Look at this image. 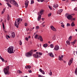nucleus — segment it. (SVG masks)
<instances>
[{"instance_id":"0e129e2a","label":"nucleus","mask_w":77,"mask_h":77,"mask_svg":"<svg viewBox=\"0 0 77 77\" xmlns=\"http://www.w3.org/2000/svg\"><path fill=\"white\" fill-rule=\"evenodd\" d=\"M7 37H8V38H10V37L9 36V35H7Z\"/></svg>"},{"instance_id":"412c9836","label":"nucleus","mask_w":77,"mask_h":77,"mask_svg":"<svg viewBox=\"0 0 77 77\" xmlns=\"http://www.w3.org/2000/svg\"><path fill=\"white\" fill-rule=\"evenodd\" d=\"M6 4H7V5L8 7H9V8H12V6L11 5H10V4L8 3H7Z\"/></svg>"},{"instance_id":"a878e982","label":"nucleus","mask_w":77,"mask_h":77,"mask_svg":"<svg viewBox=\"0 0 77 77\" xmlns=\"http://www.w3.org/2000/svg\"><path fill=\"white\" fill-rule=\"evenodd\" d=\"M50 47L51 48H53L54 47V45L53 44H51L50 45Z\"/></svg>"},{"instance_id":"09e8293b","label":"nucleus","mask_w":77,"mask_h":77,"mask_svg":"<svg viewBox=\"0 0 77 77\" xmlns=\"http://www.w3.org/2000/svg\"><path fill=\"white\" fill-rule=\"evenodd\" d=\"M25 68H26V69H28V66H26L25 67Z\"/></svg>"},{"instance_id":"393cba45","label":"nucleus","mask_w":77,"mask_h":77,"mask_svg":"<svg viewBox=\"0 0 77 77\" xmlns=\"http://www.w3.org/2000/svg\"><path fill=\"white\" fill-rule=\"evenodd\" d=\"M3 27L4 30L5 32H6V31H5V25H4V23H3Z\"/></svg>"},{"instance_id":"603ef678","label":"nucleus","mask_w":77,"mask_h":77,"mask_svg":"<svg viewBox=\"0 0 77 77\" xmlns=\"http://www.w3.org/2000/svg\"><path fill=\"white\" fill-rule=\"evenodd\" d=\"M28 71L29 72H32V71L31 70H28Z\"/></svg>"},{"instance_id":"9d476101","label":"nucleus","mask_w":77,"mask_h":77,"mask_svg":"<svg viewBox=\"0 0 77 77\" xmlns=\"http://www.w3.org/2000/svg\"><path fill=\"white\" fill-rule=\"evenodd\" d=\"M67 18L68 20H71L72 18V16L70 15H69L67 17Z\"/></svg>"},{"instance_id":"9b49d317","label":"nucleus","mask_w":77,"mask_h":77,"mask_svg":"<svg viewBox=\"0 0 77 77\" xmlns=\"http://www.w3.org/2000/svg\"><path fill=\"white\" fill-rule=\"evenodd\" d=\"M48 55L51 57H54V55L53 54V53H48Z\"/></svg>"},{"instance_id":"ddd939ff","label":"nucleus","mask_w":77,"mask_h":77,"mask_svg":"<svg viewBox=\"0 0 77 77\" xmlns=\"http://www.w3.org/2000/svg\"><path fill=\"white\" fill-rule=\"evenodd\" d=\"M62 11H63V10L62 9H61L58 11L57 12L58 14H61L62 12Z\"/></svg>"},{"instance_id":"f257e3e1","label":"nucleus","mask_w":77,"mask_h":77,"mask_svg":"<svg viewBox=\"0 0 77 77\" xmlns=\"http://www.w3.org/2000/svg\"><path fill=\"white\" fill-rule=\"evenodd\" d=\"M5 2H10V3L11 4H13L16 6H18V4L14 0H4Z\"/></svg>"},{"instance_id":"6e6d98bb","label":"nucleus","mask_w":77,"mask_h":77,"mask_svg":"<svg viewBox=\"0 0 77 77\" xmlns=\"http://www.w3.org/2000/svg\"><path fill=\"white\" fill-rule=\"evenodd\" d=\"M76 41H77V40H74L73 42H75H75H76Z\"/></svg>"},{"instance_id":"5701e85b","label":"nucleus","mask_w":77,"mask_h":77,"mask_svg":"<svg viewBox=\"0 0 77 77\" xmlns=\"http://www.w3.org/2000/svg\"><path fill=\"white\" fill-rule=\"evenodd\" d=\"M66 42L68 45H70V44H71V43H70V42L69 41L67 40L66 41Z\"/></svg>"},{"instance_id":"aec40b11","label":"nucleus","mask_w":77,"mask_h":77,"mask_svg":"<svg viewBox=\"0 0 77 77\" xmlns=\"http://www.w3.org/2000/svg\"><path fill=\"white\" fill-rule=\"evenodd\" d=\"M52 38L53 40H55L56 39V35H54V36L52 37Z\"/></svg>"},{"instance_id":"a19ab883","label":"nucleus","mask_w":77,"mask_h":77,"mask_svg":"<svg viewBox=\"0 0 77 77\" xmlns=\"http://www.w3.org/2000/svg\"><path fill=\"white\" fill-rule=\"evenodd\" d=\"M42 14L41 12H40V13L38 14V15H41Z\"/></svg>"},{"instance_id":"bf43d9fd","label":"nucleus","mask_w":77,"mask_h":77,"mask_svg":"<svg viewBox=\"0 0 77 77\" xmlns=\"http://www.w3.org/2000/svg\"><path fill=\"white\" fill-rule=\"evenodd\" d=\"M38 77H42V76L41 75H38Z\"/></svg>"},{"instance_id":"052dcab7","label":"nucleus","mask_w":77,"mask_h":77,"mask_svg":"<svg viewBox=\"0 0 77 77\" xmlns=\"http://www.w3.org/2000/svg\"><path fill=\"white\" fill-rule=\"evenodd\" d=\"M32 30L33 29H32V28H31L29 30L30 32H31V31H32Z\"/></svg>"},{"instance_id":"49530a36","label":"nucleus","mask_w":77,"mask_h":77,"mask_svg":"<svg viewBox=\"0 0 77 77\" xmlns=\"http://www.w3.org/2000/svg\"><path fill=\"white\" fill-rule=\"evenodd\" d=\"M28 69H30V68H31V66H28Z\"/></svg>"},{"instance_id":"c85d7f7f","label":"nucleus","mask_w":77,"mask_h":77,"mask_svg":"<svg viewBox=\"0 0 77 77\" xmlns=\"http://www.w3.org/2000/svg\"><path fill=\"white\" fill-rule=\"evenodd\" d=\"M10 20V17H9V15L8 14V16H7V20Z\"/></svg>"},{"instance_id":"8fccbe9b","label":"nucleus","mask_w":77,"mask_h":77,"mask_svg":"<svg viewBox=\"0 0 77 77\" xmlns=\"http://www.w3.org/2000/svg\"><path fill=\"white\" fill-rule=\"evenodd\" d=\"M2 59V62H5V60H4V58H2V59Z\"/></svg>"},{"instance_id":"e2e57ef3","label":"nucleus","mask_w":77,"mask_h":77,"mask_svg":"<svg viewBox=\"0 0 77 77\" xmlns=\"http://www.w3.org/2000/svg\"><path fill=\"white\" fill-rule=\"evenodd\" d=\"M42 27H45V25H42Z\"/></svg>"},{"instance_id":"a18cd8bd","label":"nucleus","mask_w":77,"mask_h":77,"mask_svg":"<svg viewBox=\"0 0 77 77\" xmlns=\"http://www.w3.org/2000/svg\"><path fill=\"white\" fill-rule=\"evenodd\" d=\"M25 25V26H27V23H25L24 24Z\"/></svg>"},{"instance_id":"f8f14e48","label":"nucleus","mask_w":77,"mask_h":77,"mask_svg":"<svg viewBox=\"0 0 77 77\" xmlns=\"http://www.w3.org/2000/svg\"><path fill=\"white\" fill-rule=\"evenodd\" d=\"M59 48V46L58 45L55 46L54 48V50L57 51L58 50Z\"/></svg>"},{"instance_id":"7ed1b4c3","label":"nucleus","mask_w":77,"mask_h":77,"mask_svg":"<svg viewBox=\"0 0 77 77\" xmlns=\"http://www.w3.org/2000/svg\"><path fill=\"white\" fill-rule=\"evenodd\" d=\"M9 66L4 69L3 71L5 74H7L8 75H9Z\"/></svg>"},{"instance_id":"4468645a","label":"nucleus","mask_w":77,"mask_h":77,"mask_svg":"<svg viewBox=\"0 0 77 77\" xmlns=\"http://www.w3.org/2000/svg\"><path fill=\"white\" fill-rule=\"evenodd\" d=\"M38 39H40V41L42 42H43V39H42V36L41 35H40L39 38H38Z\"/></svg>"},{"instance_id":"de8ad7c7","label":"nucleus","mask_w":77,"mask_h":77,"mask_svg":"<svg viewBox=\"0 0 77 77\" xmlns=\"http://www.w3.org/2000/svg\"><path fill=\"white\" fill-rule=\"evenodd\" d=\"M71 44L72 45H73L74 44H75V42H71Z\"/></svg>"},{"instance_id":"4d7b16f0","label":"nucleus","mask_w":77,"mask_h":77,"mask_svg":"<svg viewBox=\"0 0 77 77\" xmlns=\"http://www.w3.org/2000/svg\"><path fill=\"white\" fill-rule=\"evenodd\" d=\"M20 22L22 21L23 20V19H22L20 18Z\"/></svg>"},{"instance_id":"3c124183","label":"nucleus","mask_w":77,"mask_h":77,"mask_svg":"<svg viewBox=\"0 0 77 77\" xmlns=\"http://www.w3.org/2000/svg\"><path fill=\"white\" fill-rule=\"evenodd\" d=\"M72 20H73V21H74L75 20V18H72Z\"/></svg>"},{"instance_id":"dca6fc26","label":"nucleus","mask_w":77,"mask_h":77,"mask_svg":"<svg viewBox=\"0 0 77 77\" xmlns=\"http://www.w3.org/2000/svg\"><path fill=\"white\" fill-rule=\"evenodd\" d=\"M15 32H12V33L11 34V36H12V38H14V37H15Z\"/></svg>"},{"instance_id":"6e6552de","label":"nucleus","mask_w":77,"mask_h":77,"mask_svg":"<svg viewBox=\"0 0 77 77\" xmlns=\"http://www.w3.org/2000/svg\"><path fill=\"white\" fill-rule=\"evenodd\" d=\"M29 2L28 0H26L25 2V8H27L28 6V5H29Z\"/></svg>"},{"instance_id":"2f4dec72","label":"nucleus","mask_w":77,"mask_h":77,"mask_svg":"<svg viewBox=\"0 0 77 77\" xmlns=\"http://www.w3.org/2000/svg\"><path fill=\"white\" fill-rule=\"evenodd\" d=\"M34 3V1L33 0H32L31 2V5H32Z\"/></svg>"},{"instance_id":"79ce46f5","label":"nucleus","mask_w":77,"mask_h":77,"mask_svg":"<svg viewBox=\"0 0 77 77\" xmlns=\"http://www.w3.org/2000/svg\"><path fill=\"white\" fill-rule=\"evenodd\" d=\"M39 54L40 56H42V53L41 52H39Z\"/></svg>"},{"instance_id":"e433bc0d","label":"nucleus","mask_w":77,"mask_h":77,"mask_svg":"<svg viewBox=\"0 0 77 77\" xmlns=\"http://www.w3.org/2000/svg\"><path fill=\"white\" fill-rule=\"evenodd\" d=\"M70 26V24H69V23H68L67 24L66 26L67 27H68V26Z\"/></svg>"},{"instance_id":"423d86ee","label":"nucleus","mask_w":77,"mask_h":77,"mask_svg":"<svg viewBox=\"0 0 77 77\" xmlns=\"http://www.w3.org/2000/svg\"><path fill=\"white\" fill-rule=\"evenodd\" d=\"M73 61V58H72L71 60H70L69 61L68 65L70 66L71 65V63H72V61Z\"/></svg>"},{"instance_id":"864d4df0","label":"nucleus","mask_w":77,"mask_h":77,"mask_svg":"<svg viewBox=\"0 0 77 77\" xmlns=\"http://www.w3.org/2000/svg\"><path fill=\"white\" fill-rule=\"evenodd\" d=\"M75 74L76 75H77V72H76V71H75Z\"/></svg>"},{"instance_id":"bb28decb","label":"nucleus","mask_w":77,"mask_h":77,"mask_svg":"<svg viewBox=\"0 0 77 77\" xmlns=\"http://www.w3.org/2000/svg\"><path fill=\"white\" fill-rule=\"evenodd\" d=\"M59 60H63V58L60 57V56L59 57Z\"/></svg>"},{"instance_id":"f03ea898","label":"nucleus","mask_w":77,"mask_h":77,"mask_svg":"<svg viewBox=\"0 0 77 77\" xmlns=\"http://www.w3.org/2000/svg\"><path fill=\"white\" fill-rule=\"evenodd\" d=\"M7 50L8 52L10 54L14 53V47H13V46L9 47Z\"/></svg>"},{"instance_id":"4c0bfd02","label":"nucleus","mask_w":77,"mask_h":77,"mask_svg":"<svg viewBox=\"0 0 77 77\" xmlns=\"http://www.w3.org/2000/svg\"><path fill=\"white\" fill-rule=\"evenodd\" d=\"M25 39L27 41H28L29 40V38H28L27 37H26Z\"/></svg>"},{"instance_id":"c756f323","label":"nucleus","mask_w":77,"mask_h":77,"mask_svg":"<svg viewBox=\"0 0 77 77\" xmlns=\"http://www.w3.org/2000/svg\"><path fill=\"white\" fill-rule=\"evenodd\" d=\"M17 72H18L19 74H21V73H22V72L20 71V70H18L17 71Z\"/></svg>"},{"instance_id":"a211bd4d","label":"nucleus","mask_w":77,"mask_h":77,"mask_svg":"<svg viewBox=\"0 0 77 77\" xmlns=\"http://www.w3.org/2000/svg\"><path fill=\"white\" fill-rule=\"evenodd\" d=\"M75 26V24H74V22H72L71 24V26L72 27H74V26Z\"/></svg>"},{"instance_id":"69168bd1","label":"nucleus","mask_w":77,"mask_h":77,"mask_svg":"<svg viewBox=\"0 0 77 77\" xmlns=\"http://www.w3.org/2000/svg\"><path fill=\"white\" fill-rule=\"evenodd\" d=\"M37 51V50H34V52H35V51Z\"/></svg>"},{"instance_id":"72a5a7b5","label":"nucleus","mask_w":77,"mask_h":77,"mask_svg":"<svg viewBox=\"0 0 77 77\" xmlns=\"http://www.w3.org/2000/svg\"><path fill=\"white\" fill-rule=\"evenodd\" d=\"M39 29V27L38 26H37L35 27V29L36 30H38V29Z\"/></svg>"},{"instance_id":"6ab92c4d","label":"nucleus","mask_w":77,"mask_h":77,"mask_svg":"<svg viewBox=\"0 0 77 77\" xmlns=\"http://www.w3.org/2000/svg\"><path fill=\"white\" fill-rule=\"evenodd\" d=\"M59 6V5L58 4H56V5H54L53 6V7L54 8H57Z\"/></svg>"},{"instance_id":"20e7f679","label":"nucleus","mask_w":77,"mask_h":77,"mask_svg":"<svg viewBox=\"0 0 77 77\" xmlns=\"http://www.w3.org/2000/svg\"><path fill=\"white\" fill-rule=\"evenodd\" d=\"M20 23V18L17 19L15 21L14 23V26L16 27L17 28H18V25Z\"/></svg>"},{"instance_id":"2eb2a0df","label":"nucleus","mask_w":77,"mask_h":77,"mask_svg":"<svg viewBox=\"0 0 77 77\" xmlns=\"http://www.w3.org/2000/svg\"><path fill=\"white\" fill-rule=\"evenodd\" d=\"M39 71L43 74H45V72L44 71L42 70V69H39Z\"/></svg>"},{"instance_id":"37998d69","label":"nucleus","mask_w":77,"mask_h":77,"mask_svg":"<svg viewBox=\"0 0 77 77\" xmlns=\"http://www.w3.org/2000/svg\"><path fill=\"white\" fill-rule=\"evenodd\" d=\"M49 74L50 75H52V72H50L49 73Z\"/></svg>"},{"instance_id":"5fc2aeb1","label":"nucleus","mask_w":77,"mask_h":77,"mask_svg":"<svg viewBox=\"0 0 77 77\" xmlns=\"http://www.w3.org/2000/svg\"><path fill=\"white\" fill-rule=\"evenodd\" d=\"M74 10H75V11H77V7L75 8Z\"/></svg>"},{"instance_id":"ea45409f","label":"nucleus","mask_w":77,"mask_h":77,"mask_svg":"<svg viewBox=\"0 0 77 77\" xmlns=\"http://www.w3.org/2000/svg\"><path fill=\"white\" fill-rule=\"evenodd\" d=\"M49 9H50L51 10H52V8H51V6H49Z\"/></svg>"},{"instance_id":"680f3d73","label":"nucleus","mask_w":77,"mask_h":77,"mask_svg":"<svg viewBox=\"0 0 77 77\" xmlns=\"http://www.w3.org/2000/svg\"><path fill=\"white\" fill-rule=\"evenodd\" d=\"M44 0H40L41 2H44Z\"/></svg>"},{"instance_id":"c03bdc74","label":"nucleus","mask_w":77,"mask_h":77,"mask_svg":"<svg viewBox=\"0 0 77 77\" xmlns=\"http://www.w3.org/2000/svg\"><path fill=\"white\" fill-rule=\"evenodd\" d=\"M64 26L65 25L63 24L61 25V27H63V28H65Z\"/></svg>"},{"instance_id":"f3484780","label":"nucleus","mask_w":77,"mask_h":77,"mask_svg":"<svg viewBox=\"0 0 77 77\" xmlns=\"http://www.w3.org/2000/svg\"><path fill=\"white\" fill-rule=\"evenodd\" d=\"M41 15H40L38 17V21H39L40 20H41Z\"/></svg>"},{"instance_id":"1a4fd4ad","label":"nucleus","mask_w":77,"mask_h":77,"mask_svg":"<svg viewBox=\"0 0 77 77\" xmlns=\"http://www.w3.org/2000/svg\"><path fill=\"white\" fill-rule=\"evenodd\" d=\"M26 57H30L32 56V55L28 52L26 54Z\"/></svg>"},{"instance_id":"4be33fe9","label":"nucleus","mask_w":77,"mask_h":77,"mask_svg":"<svg viewBox=\"0 0 77 77\" xmlns=\"http://www.w3.org/2000/svg\"><path fill=\"white\" fill-rule=\"evenodd\" d=\"M43 46L44 47H47L48 46V44H46L43 45Z\"/></svg>"},{"instance_id":"b1692460","label":"nucleus","mask_w":77,"mask_h":77,"mask_svg":"<svg viewBox=\"0 0 77 77\" xmlns=\"http://www.w3.org/2000/svg\"><path fill=\"white\" fill-rule=\"evenodd\" d=\"M71 39H72V36H70L68 38L69 41H71Z\"/></svg>"},{"instance_id":"cd10ccee","label":"nucleus","mask_w":77,"mask_h":77,"mask_svg":"<svg viewBox=\"0 0 77 77\" xmlns=\"http://www.w3.org/2000/svg\"><path fill=\"white\" fill-rule=\"evenodd\" d=\"M40 12L42 14H43L44 12V10L43 9H41Z\"/></svg>"},{"instance_id":"13d9d810","label":"nucleus","mask_w":77,"mask_h":77,"mask_svg":"<svg viewBox=\"0 0 77 77\" xmlns=\"http://www.w3.org/2000/svg\"><path fill=\"white\" fill-rule=\"evenodd\" d=\"M72 2H76L77 1V0H72Z\"/></svg>"},{"instance_id":"338daca9","label":"nucleus","mask_w":77,"mask_h":77,"mask_svg":"<svg viewBox=\"0 0 77 77\" xmlns=\"http://www.w3.org/2000/svg\"><path fill=\"white\" fill-rule=\"evenodd\" d=\"M2 21H3V19H1V20L0 22H2Z\"/></svg>"},{"instance_id":"f704fd0d","label":"nucleus","mask_w":77,"mask_h":77,"mask_svg":"<svg viewBox=\"0 0 77 77\" xmlns=\"http://www.w3.org/2000/svg\"><path fill=\"white\" fill-rule=\"evenodd\" d=\"M38 34H36L35 36V38L36 39L38 38H37L38 37Z\"/></svg>"},{"instance_id":"c9c22d12","label":"nucleus","mask_w":77,"mask_h":77,"mask_svg":"<svg viewBox=\"0 0 77 77\" xmlns=\"http://www.w3.org/2000/svg\"><path fill=\"white\" fill-rule=\"evenodd\" d=\"M19 44L20 45H22V42H21V41H19Z\"/></svg>"},{"instance_id":"0eeeda50","label":"nucleus","mask_w":77,"mask_h":77,"mask_svg":"<svg viewBox=\"0 0 77 77\" xmlns=\"http://www.w3.org/2000/svg\"><path fill=\"white\" fill-rule=\"evenodd\" d=\"M50 27L51 29H52V30H53V31H54V32H56V31H57L56 29L54 28L53 26H51Z\"/></svg>"},{"instance_id":"39448f33","label":"nucleus","mask_w":77,"mask_h":77,"mask_svg":"<svg viewBox=\"0 0 77 77\" xmlns=\"http://www.w3.org/2000/svg\"><path fill=\"white\" fill-rule=\"evenodd\" d=\"M36 53L37 54H33V57H35V58H37V59L39 57H41V56L38 55V54H39V52H36Z\"/></svg>"},{"instance_id":"774afa93","label":"nucleus","mask_w":77,"mask_h":77,"mask_svg":"<svg viewBox=\"0 0 77 77\" xmlns=\"http://www.w3.org/2000/svg\"><path fill=\"white\" fill-rule=\"evenodd\" d=\"M61 57H63V55H62L61 56Z\"/></svg>"},{"instance_id":"7c9ffc66","label":"nucleus","mask_w":77,"mask_h":77,"mask_svg":"<svg viewBox=\"0 0 77 77\" xmlns=\"http://www.w3.org/2000/svg\"><path fill=\"white\" fill-rule=\"evenodd\" d=\"M29 53L31 54L32 55V54L33 53V50H32L29 52Z\"/></svg>"},{"instance_id":"58836bf2","label":"nucleus","mask_w":77,"mask_h":77,"mask_svg":"<svg viewBox=\"0 0 77 77\" xmlns=\"http://www.w3.org/2000/svg\"><path fill=\"white\" fill-rule=\"evenodd\" d=\"M51 13H50L49 14H48V16L49 17H50V16H51Z\"/></svg>"},{"instance_id":"473e14b6","label":"nucleus","mask_w":77,"mask_h":77,"mask_svg":"<svg viewBox=\"0 0 77 77\" xmlns=\"http://www.w3.org/2000/svg\"><path fill=\"white\" fill-rule=\"evenodd\" d=\"M5 8L3 9V10L2 12V14H3L4 12H5Z\"/></svg>"}]
</instances>
